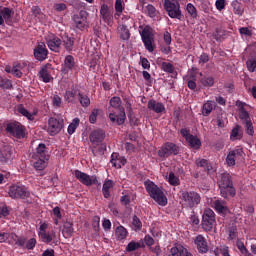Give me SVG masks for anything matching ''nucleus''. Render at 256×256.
Segmentation results:
<instances>
[{"mask_svg":"<svg viewBox=\"0 0 256 256\" xmlns=\"http://www.w3.org/2000/svg\"><path fill=\"white\" fill-rule=\"evenodd\" d=\"M218 185L221 197H224V199H227V195L235 197L236 191L235 187H233V180H231V175L229 173L221 174Z\"/></svg>","mask_w":256,"mask_h":256,"instance_id":"obj_3","label":"nucleus"},{"mask_svg":"<svg viewBox=\"0 0 256 256\" xmlns=\"http://www.w3.org/2000/svg\"><path fill=\"white\" fill-rule=\"evenodd\" d=\"M110 163L115 167V169H121V159H119V154L113 153L111 155Z\"/></svg>","mask_w":256,"mask_h":256,"instance_id":"obj_45","label":"nucleus"},{"mask_svg":"<svg viewBox=\"0 0 256 256\" xmlns=\"http://www.w3.org/2000/svg\"><path fill=\"white\" fill-rule=\"evenodd\" d=\"M0 87L2 89H11V87H13V85L11 84V80L5 79L0 76Z\"/></svg>","mask_w":256,"mask_h":256,"instance_id":"obj_55","label":"nucleus"},{"mask_svg":"<svg viewBox=\"0 0 256 256\" xmlns=\"http://www.w3.org/2000/svg\"><path fill=\"white\" fill-rule=\"evenodd\" d=\"M113 187V182L112 180H106L103 184L102 187V193L105 197V199H109V197H111V192L109 191V189H111Z\"/></svg>","mask_w":256,"mask_h":256,"instance_id":"obj_36","label":"nucleus"},{"mask_svg":"<svg viewBox=\"0 0 256 256\" xmlns=\"http://www.w3.org/2000/svg\"><path fill=\"white\" fill-rule=\"evenodd\" d=\"M21 67V65H14L12 68V75H14V77H21L23 75V73L21 72V70H19V68Z\"/></svg>","mask_w":256,"mask_h":256,"instance_id":"obj_62","label":"nucleus"},{"mask_svg":"<svg viewBox=\"0 0 256 256\" xmlns=\"http://www.w3.org/2000/svg\"><path fill=\"white\" fill-rule=\"evenodd\" d=\"M118 35L122 41H129L131 38V32H129V28L125 25L118 26Z\"/></svg>","mask_w":256,"mask_h":256,"instance_id":"obj_30","label":"nucleus"},{"mask_svg":"<svg viewBox=\"0 0 256 256\" xmlns=\"http://www.w3.org/2000/svg\"><path fill=\"white\" fill-rule=\"evenodd\" d=\"M38 237L43 243H52L57 241V232L53 228H49L46 222L40 224L38 229Z\"/></svg>","mask_w":256,"mask_h":256,"instance_id":"obj_5","label":"nucleus"},{"mask_svg":"<svg viewBox=\"0 0 256 256\" xmlns=\"http://www.w3.org/2000/svg\"><path fill=\"white\" fill-rule=\"evenodd\" d=\"M6 132L16 139H23L25 137V128L19 122L8 123L6 125Z\"/></svg>","mask_w":256,"mask_h":256,"instance_id":"obj_9","label":"nucleus"},{"mask_svg":"<svg viewBox=\"0 0 256 256\" xmlns=\"http://www.w3.org/2000/svg\"><path fill=\"white\" fill-rule=\"evenodd\" d=\"M215 227V212L206 208L202 215V228L204 231H211Z\"/></svg>","mask_w":256,"mask_h":256,"instance_id":"obj_10","label":"nucleus"},{"mask_svg":"<svg viewBox=\"0 0 256 256\" xmlns=\"http://www.w3.org/2000/svg\"><path fill=\"white\" fill-rule=\"evenodd\" d=\"M146 9H147V13H148L149 17H151L152 19H154V17H157V13H158V12H157V9L154 8L153 5L149 4V5L146 7Z\"/></svg>","mask_w":256,"mask_h":256,"instance_id":"obj_58","label":"nucleus"},{"mask_svg":"<svg viewBox=\"0 0 256 256\" xmlns=\"http://www.w3.org/2000/svg\"><path fill=\"white\" fill-rule=\"evenodd\" d=\"M39 77L44 83H51L53 81V76H51V71L47 66H43L39 71Z\"/></svg>","mask_w":256,"mask_h":256,"instance_id":"obj_27","label":"nucleus"},{"mask_svg":"<svg viewBox=\"0 0 256 256\" xmlns=\"http://www.w3.org/2000/svg\"><path fill=\"white\" fill-rule=\"evenodd\" d=\"M47 55H49V50L45 43L41 42L34 48V57L37 61H45Z\"/></svg>","mask_w":256,"mask_h":256,"instance_id":"obj_17","label":"nucleus"},{"mask_svg":"<svg viewBox=\"0 0 256 256\" xmlns=\"http://www.w3.org/2000/svg\"><path fill=\"white\" fill-rule=\"evenodd\" d=\"M74 229H73V223L71 222H66L63 225L62 229V234L66 237L69 238L73 235Z\"/></svg>","mask_w":256,"mask_h":256,"instance_id":"obj_37","label":"nucleus"},{"mask_svg":"<svg viewBox=\"0 0 256 256\" xmlns=\"http://www.w3.org/2000/svg\"><path fill=\"white\" fill-rule=\"evenodd\" d=\"M140 64L144 69H151V63H149V60L147 58H140Z\"/></svg>","mask_w":256,"mask_h":256,"instance_id":"obj_63","label":"nucleus"},{"mask_svg":"<svg viewBox=\"0 0 256 256\" xmlns=\"http://www.w3.org/2000/svg\"><path fill=\"white\" fill-rule=\"evenodd\" d=\"M201 84L204 87H213L215 85V79L213 77H204L201 79Z\"/></svg>","mask_w":256,"mask_h":256,"instance_id":"obj_54","label":"nucleus"},{"mask_svg":"<svg viewBox=\"0 0 256 256\" xmlns=\"http://www.w3.org/2000/svg\"><path fill=\"white\" fill-rule=\"evenodd\" d=\"M212 206L219 215H227L229 213V207H227V202L224 200L216 199L213 201Z\"/></svg>","mask_w":256,"mask_h":256,"instance_id":"obj_23","label":"nucleus"},{"mask_svg":"<svg viewBox=\"0 0 256 256\" xmlns=\"http://www.w3.org/2000/svg\"><path fill=\"white\" fill-rule=\"evenodd\" d=\"M116 239L117 241H123L127 239V235H129V232H127V229L123 226H118L115 231Z\"/></svg>","mask_w":256,"mask_h":256,"instance_id":"obj_32","label":"nucleus"},{"mask_svg":"<svg viewBox=\"0 0 256 256\" xmlns=\"http://www.w3.org/2000/svg\"><path fill=\"white\" fill-rule=\"evenodd\" d=\"M31 162L37 171H43L48 165L49 157L41 158L39 156H31Z\"/></svg>","mask_w":256,"mask_h":256,"instance_id":"obj_22","label":"nucleus"},{"mask_svg":"<svg viewBox=\"0 0 256 256\" xmlns=\"http://www.w3.org/2000/svg\"><path fill=\"white\" fill-rule=\"evenodd\" d=\"M186 11L192 19H197V8L192 3L187 4Z\"/></svg>","mask_w":256,"mask_h":256,"instance_id":"obj_49","label":"nucleus"},{"mask_svg":"<svg viewBox=\"0 0 256 256\" xmlns=\"http://www.w3.org/2000/svg\"><path fill=\"white\" fill-rule=\"evenodd\" d=\"M9 197L11 199H27L29 197L30 193L29 190H27V187L21 185H14L9 188Z\"/></svg>","mask_w":256,"mask_h":256,"instance_id":"obj_13","label":"nucleus"},{"mask_svg":"<svg viewBox=\"0 0 256 256\" xmlns=\"http://www.w3.org/2000/svg\"><path fill=\"white\" fill-rule=\"evenodd\" d=\"M168 256H193V254H191V252H189L183 245L175 244L170 249V254Z\"/></svg>","mask_w":256,"mask_h":256,"instance_id":"obj_21","label":"nucleus"},{"mask_svg":"<svg viewBox=\"0 0 256 256\" xmlns=\"http://www.w3.org/2000/svg\"><path fill=\"white\" fill-rule=\"evenodd\" d=\"M246 67L249 73H255L256 71V56H249L246 61Z\"/></svg>","mask_w":256,"mask_h":256,"instance_id":"obj_39","label":"nucleus"},{"mask_svg":"<svg viewBox=\"0 0 256 256\" xmlns=\"http://www.w3.org/2000/svg\"><path fill=\"white\" fill-rule=\"evenodd\" d=\"M162 69L166 72V73H173V71H175V67H173V64L169 63V62H163L162 63Z\"/></svg>","mask_w":256,"mask_h":256,"instance_id":"obj_59","label":"nucleus"},{"mask_svg":"<svg viewBox=\"0 0 256 256\" xmlns=\"http://www.w3.org/2000/svg\"><path fill=\"white\" fill-rule=\"evenodd\" d=\"M244 125L246 127L247 135L253 136V134L255 133V130H253V122H251V120H248L244 122Z\"/></svg>","mask_w":256,"mask_h":256,"instance_id":"obj_56","label":"nucleus"},{"mask_svg":"<svg viewBox=\"0 0 256 256\" xmlns=\"http://www.w3.org/2000/svg\"><path fill=\"white\" fill-rule=\"evenodd\" d=\"M122 103L121 98L118 96L112 97L109 101L110 107L119 111L118 115H115L113 112L109 114L110 121L112 123H117V125H123V123H125V119H127L125 115V108L123 107Z\"/></svg>","mask_w":256,"mask_h":256,"instance_id":"obj_2","label":"nucleus"},{"mask_svg":"<svg viewBox=\"0 0 256 256\" xmlns=\"http://www.w3.org/2000/svg\"><path fill=\"white\" fill-rule=\"evenodd\" d=\"M74 175L82 185H86V187H91V185H97L99 180H97V176L89 175L87 173L82 172L81 170H75Z\"/></svg>","mask_w":256,"mask_h":256,"instance_id":"obj_11","label":"nucleus"},{"mask_svg":"<svg viewBox=\"0 0 256 256\" xmlns=\"http://www.w3.org/2000/svg\"><path fill=\"white\" fill-rule=\"evenodd\" d=\"M214 107H215V104L213 103V101L205 102L202 107V115L204 117H209V115H211V112L213 111Z\"/></svg>","mask_w":256,"mask_h":256,"instance_id":"obj_33","label":"nucleus"},{"mask_svg":"<svg viewBox=\"0 0 256 256\" xmlns=\"http://www.w3.org/2000/svg\"><path fill=\"white\" fill-rule=\"evenodd\" d=\"M164 8L171 19H181V4H179V0H164Z\"/></svg>","mask_w":256,"mask_h":256,"instance_id":"obj_7","label":"nucleus"},{"mask_svg":"<svg viewBox=\"0 0 256 256\" xmlns=\"http://www.w3.org/2000/svg\"><path fill=\"white\" fill-rule=\"evenodd\" d=\"M53 10L56 11V13H63V11H67V4L63 2L54 3Z\"/></svg>","mask_w":256,"mask_h":256,"instance_id":"obj_53","label":"nucleus"},{"mask_svg":"<svg viewBox=\"0 0 256 256\" xmlns=\"http://www.w3.org/2000/svg\"><path fill=\"white\" fill-rule=\"evenodd\" d=\"M125 7H123V0H116L115 2V17H121V14L123 13Z\"/></svg>","mask_w":256,"mask_h":256,"instance_id":"obj_46","label":"nucleus"},{"mask_svg":"<svg viewBox=\"0 0 256 256\" xmlns=\"http://www.w3.org/2000/svg\"><path fill=\"white\" fill-rule=\"evenodd\" d=\"M17 111L20 113V115H23V117H26V119L29 121H33V119H35V114L29 112L25 107H23V105L18 106Z\"/></svg>","mask_w":256,"mask_h":256,"instance_id":"obj_38","label":"nucleus"},{"mask_svg":"<svg viewBox=\"0 0 256 256\" xmlns=\"http://www.w3.org/2000/svg\"><path fill=\"white\" fill-rule=\"evenodd\" d=\"M197 167L204 168V171H207L208 174L214 173L215 168L209 163L207 159H198L196 160Z\"/></svg>","mask_w":256,"mask_h":256,"instance_id":"obj_29","label":"nucleus"},{"mask_svg":"<svg viewBox=\"0 0 256 256\" xmlns=\"http://www.w3.org/2000/svg\"><path fill=\"white\" fill-rule=\"evenodd\" d=\"M64 65L66 69H72L73 67H75V58H73V56L71 55L66 56L64 60Z\"/></svg>","mask_w":256,"mask_h":256,"instance_id":"obj_51","label":"nucleus"},{"mask_svg":"<svg viewBox=\"0 0 256 256\" xmlns=\"http://www.w3.org/2000/svg\"><path fill=\"white\" fill-rule=\"evenodd\" d=\"M141 227H143V223H141V220L137 216H134L132 219L133 231H140Z\"/></svg>","mask_w":256,"mask_h":256,"instance_id":"obj_52","label":"nucleus"},{"mask_svg":"<svg viewBox=\"0 0 256 256\" xmlns=\"http://www.w3.org/2000/svg\"><path fill=\"white\" fill-rule=\"evenodd\" d=\"M78 96H79L80 105H82V107H89V105H91V99H89L87 95H83L79 93Z\"/></svg>","mask_w":256,"mask_h":256,"instance_id":"obj_50","label":"nucleus"},{"mask_svg":"<svg viewBox=\"0 0 256 256\" xmlns=\"http://www.w3.org/2000/svg\"><path fill=\"white\" fill-rule=\"evenodd\" d=\"M0 14L2 15V19L6 22L9 23L11 21V17L13 15V9L11 8H7V7H3L0 10Z\"/></svg>","mask_w":256,"mask_h":256,"instance_id":"obj_35","label":"nucleus"},{"mask_svg":"<svg viewBox=\"0 0 256 256\" xmlns=\"http://www.w3.org/2000/svg\"><path fill=\"white\" fill-rule=\"evenodd\" d=\"M231 141H239L243 139V131H241V126L236 125L230 134Z\"/></svg>","mask_w":256,"mask_h":256,"instance_id":"obj_31","label":"nucleus"},{"mask_svg":"<svg viewBox=\"0 0 256 256\" xmlns=\"http://www.w3.org/2000/svg\"><path fill=\"white\" fill-rule=\"evenodd\" d=\"M226 35H227V31L223 28H217L213 33V37L217 41H221L222 39H225Z\"/></svg>","mask_w":256,"mask_h":256,"instance_id":"obj_42","label":"nucleus"},{"mask_svg":"<svg viewBox=\"0 0 256 256\" xmlns=\"http://www.w3.org/2000/svg\"><path fill=\"white\" fill-rule=\"evenodd\" d=\"M90 143L96 147L105 140V132L101 129L93 130L89 135Z\"/></svg>","mask_w":256,"mask_h":256,"instance_id":"obj_18","label":"nucleus"},{"mask_svg":"<svg viewBox=\"0 0 256 256\" xmlns=\"http://www.w3.org/2000/svg\"><path fill=\"white\" fill-rule=\"evenodd\" d=\"M231 6L235 15H243V5L237 0L232 1Z\"/></svg>","mask_w":256,"mask_h":256,"instance_id":"obj_41","label":"nucleus"},{"mask_svg":"<svg viewBox=\"0 0 256 256\" xmlns=\"http://www.w3.org/2000/svg\"><path fill=\"white\" fill-rule=\"evenodd\" d=\"M168 183L177 187V185H180L181 181L179 180V177L175 176V173L170 172L168 176Z\"/></svg>","mask_w":256,"mask_h":256,"instance_id":"obj_48","label":"nucleus"},{"mask_svg":"<svg viewBox=\"0 0 256 256\" xmlns=\"http://www.w3.org/2000/svg\"><path fill=\"white\" fill-rule=\"evenodd\" d=\"M180 133H181L182 137H184V139H186L188 145H190L192 147V149H200L201 148V140L199 138H197V136H193V134H191L189 132V130H187V128H182L180 130Z\"/></svg>","mask_w":256,"mask_h":256,"instance_id":"obj_15","label":"nucleus"},{"mask_svg":"<svg viewBox=\"0 0 256 256\" xmlns=\"http://www.w3.org/2000/svg\"><path fill=\"white\" fill-rule=\"evenodd\" d=\"M237 249L242 253V255H249V250H247V247H245L243 242L237 243Z\"/></svg>","mask_w":256,"mask_h":256,"instance_id":"obj_61","label":"nucleus"},{"mask_svg":"<svg viewBox=\"0 0 256 256\" xmlns=\"http://www.w3.org/2000/svg\"><path fill=\"white\" fill-rule=\"evenodd\" d=\"M144 187L150 195L151 199H153L158 205L165 207L167 205V196H165V192H163V188L157 186L153 181L148 180L144 182Z\"/></svg>","mask_w":256,"mask_h":256,"instance_id":"obj_1","label":"nucleus"},{"mask_svg":"<svg viewBox=\"0 0 256 256\" xmlns=\"http://www.w3.org/2000/svg\"><path fill=\"white\" fill-rule=\"evenodd\" d=\"M137 249H141V243L139 242H135V241H131L129 242V244L126 246V251L128 253H131L133 251H137Z\"/></svg>","mask_w":256,"mask_h":256,"instance_id":"obj_47","label":"nucleus"},{"mask_svg":"<svg viewBox=\"0 0 256 256\" xmlns=\"http://www.w3.org/2000/svg\"><path fill=\"white\" fill-rule=\"evenodd\" d=\"M79 123H80L79 118L73 119L72 123L69 124L67 129L69 135H73V133H75V131L77 130V127H79Z\"/></svg>","mask_w":256,"mask_h":256,"instance_id":"obj_44","label":"nucleus"},{"mask_svg":"<svg viewBox=\"0 0 256 256\" xmlns=\"http://www.w3.org/2000/svg\"><path fill=\"white\" fill-rule=\"evenodd\" d=\"M195 245L199 253H207L209 251V246L207 245V239L203 235H198L195 238Z\"/></svg>","mask_w":256,"mask_h":256,"instance_id":"obj_24","label":"nucleus"},{"mask_svg":"<svg viewBox=\"0 0 256 256\" xmlns=\"http://www.w3.org/2000/svg\"><path fill=\"white\" fill-rule=\"evenodd\" d=\"M46 43L50 51H54V53H59V49H61V38L53 35L46 39Z\"/></svg>","mask_w":256,"mask_h":256,"instance_id":"obj_19","label":"nucleus"},{"mask_svg":"<svg viewBox=\"0 0 256 256\" xmlns=\"http://www.w3.org/2000/svg\"><path fill=\"white\" fill-rule=\"evenodd\" d=\"M164 42L166 43V45H171V33L169 32H164V36H163Z\"/></svg>","mask_w":256,"mask_h":256,"instance_id":"obj_64","label":"nucleus"},{"mask_svg":"<svg viewBox=\"0 0 256 256\" xmlns=\"http://www.w3.org/2000/svg\"><path fill=\"white\" fill-rule=\"evenodd\" d=\"M182 207L193 209L201 203V195L195 191H182L180 195Z\"/></svg>","mask_w":256,"mask_h":256,"instance_id":"obj_4","label":"nucleus"},{"mask_svg":"<svg viewBox=\"0 0 256 256\" xmlns=\"http://www.w3.org/2000/svg\"><path fill=\"white\" fill-rule=\"evenodd\" d=\"M74 27L79 29V31H84L87 29L89 22H87V12L81 10L78 14L72 17Z\"/></svg>","mask_w":256,"mask_h":256,"instance_id":"obj_14","label":"nucleus"},{"mask_svg":"<svg viewBox=\"0 0 256 256\" xmlns=\"http://www.w3.org/2000/svg\"><path fill=\"white\" fill-rule=\"evenodd\" d=\"M62 45L68 53H71L73 51V46L75 45V38L69 37L67 35L62 37Z\"/></svg>","mask_w":256,"mask_h":256,"instance_id":"obj_28","label":"nucleus"},{"mask_svg":"<svg viewBox=\"0 0 256 256\" xmlns=\"http://www.w3.org/2000/svg\"><path fill=\"white\" fill-rule=\"evenodd\" d=\"M179 154V147L172 142L165 143L159 150H158V157L161 161H166L168 157L171 155H178Z\"/></svg>","mask_w":256,"mask_h":256,"instance_id":"obj_8","label":"nucleus"},{"mask_svg":"<svg viewBox=\"0 0 256 256\" xmlns=\"http://www.w3.org/2000/svg\"><path fill=\"white\" fill-rule=\"evenodd\" d=\"M99 111H101V110H99V109H93L92 110V112L89 116L90 123H92V124L97 123V117L99 116Z\"/></svg>","mask_w":256,"mask_h":256,"instance_id":"obj_57","label":"nucleus"},{"mask_svg":"<svg viewBox=\"0 0 256 256\" xmlns=\"http://www.w3.org/2000/svg\"><path fill=\"white\" fill-rule=\"evenodd\" d=\"M148 109L150 111H154V113H164L165 105L161 102H157L156 100H149L148 101Z\"/></svg>","mask_w":256,"mask_h":256,"instance_id":"obj_25","label":"nucleus"},{"mask_svg":"<svg viewBox=\"0 0 256 256\" xmlns=\"http://www.w3.org/2000/svg\"><path fill=\"white\" fill-rule=\"evenodd\" d=\"M47 149V147L45 146V144H39L38 147L36 148V151L32 154V157H48L49 155H47V151L45 150Z\"/></svg>","mask_w":256,"mask_h":256,"instance_id":"obj_34","label":"nucleus"},{"mask_svg":"<svg viewBox=\"0 0 256 256\" xmlns=\"http://www.w3.org/2000/svg\"><path fill=\"white\" fill-rule=\"evenodd\" d=\"M140 35L145 49L149 51V53H153V51H155V44H153L155 43L153 29H151L149 26H145Z\"/></svg>","mask_w":256,"mask_h":256,"instance_id":"obj_6","label":"nucleus"},{"mask_svg":"<svg viewBox=\"0 0 256 256\" xmlns=\"http://www.w3.org/2000/svg\"><path fill=\"white\" fill-rule=\"evenodd\" d=\"M77 96V90H66L64 99L65 101H68V103H73L75 101V97Z\"/></svg>","mask_w":256,"mask_h":256,"instance_id":"obj_40","label":"nucleus"},{"mask_svg":"<svg viewBox=\"0 0 256 256\" xmlns=\"http://www.w3.org/2000/svg\"><path fill=\"white\" fill-rule=\"evenodd\" d=\"M63 118H55L51 117L48 120V128L47 132L51 135V137H55V135L61 133V129H63Z\"/></svg>","mask_w":256,"mask_h":256,"instance_id":"obj_12","label":"nucleus"},{"mask_svg":"<svg viewBox=\"0 0 256 256\" xmlns=\"http://www.w3.org/2000/svg\"><path fill=\"white\" fill-rule=\"evenodd\" d=\"M240 35H244L245 37H251L253 35V31L249 29V27H241L239 28Z\"/></svg>","mask_w":256,"mask_h":256,"instance_id":"obj_60","label":"nucleus"},{"mask_svg":"<svg viewBox=\"0 0 256 256\" xmlns=\"http://www.w3.org/2000/svg\"><path fill=\"white\" fill-rule=\"evenodd\" d=\"M243 157V148L237 147L233 150H231L227 157H226V164L228 167H235V162L237 159H240Z\"/></svg>","mask_w":256,"mask_h":256,"instance_id":"obj_16","label":"nucleus"},{"mask_svg":"<svg viewBox=\"0 0 256 256\" xmlns=\"http://www.w3.org/2000/svg\"><path fill=\"white\" fill-rule=\"evenodd\" d=\"M1 163H9L13 161V150L10 147H6L0 152Z\"/></svg>","mask_w":256,"mask_h":256,"instance_id":"obj_26","label":"nucleus"},{"mask_svg":"<svg viewBox=\"0 0 256 256\" xmlns=\"http://www.w3.org/2000/svg\"><path fill=\"white\" fill-rule=\"evenodd\" d=\"M236 107L239 111V117L242 121H244V123H246L247 121H251V117H249V112L247 111L248 107L247 103H244L242 101H236Z\"/></svg>","mask_w":256,"mask_h":256,"instance_id":"obj_20","label":"nucleus"},{"mask_svg":"<svg viewBox=\"0 0 256 256\" xmlns=\"http://www.w3.org/2000/svg\"><path fill=\"white\" fill-rule=\"evenodd\" d=\"M51 101H52L53 107H55L56 109L63 107V98H61V96L54 94L51 97Z\"/></svg>","mask_w":256,"mask_h":256,"instance_id":"obj_43","label":"nucleus"}]
</instances>
